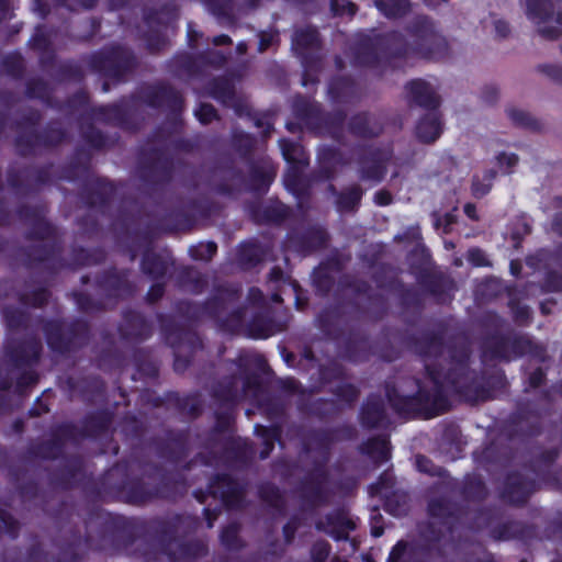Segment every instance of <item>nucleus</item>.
I'll list each match as a JSON object with an SVG mask.
<instances>
[{
    "mask_svg": "<svg viewBox=\"0 0 562 562\" xmlns=\"http://www.w3.org/2000/svg\"><path fill=\"white\" fill-rule=\"evenodd\" d=\"M291 48L300 60L323 59L322 38L315 26L296 30L292 36Z\"/></svg>",
    "mask_w": 562,
    "mask_h": 562,
    "instance_id": "36",
    "label": "nucleus"
},
{
    "mask_svg": "<svg viewBox=\"0 0 562 562\" xmlns=\"http://www.w3.org/2000/svg\"><path fill=\"white\" fill-rule=\"evenodd\" d=\"M537 490V483L518 471L509 472L504 481L501 497L516 506H524Z\"/></svg>",
    "mask_w": 562,
    "mask_h": 562,
    "instance_id": "33",
    "label": "nucleus"
},
{
    "mask_svg": "<svg viewBox=\"0 0 562 562\" xmlns=\"http://www.w3.org/2000/svg\"><path fill=\"white\" fill-rule=\"evenodd\" d=\"M329 234L319 225H307L290 229L283 240V249L302 257L310 256L327 247Z\"/></svg>",
    "mask_w": 562,
    "mask_h": 562,
    "instance_id": "24",
    "label": "nucleus"
},
{
    "mask_svg": "<svg viewBox=\"0 0 562 562\" xmlns=\"http://www.w3.org/2000/svg\"><path fill=\"white\" fill-rule=\"evenodd\" d=\"M269 248L257 239L244 240L237 246L236 261L240 269L251 270L265 261Z\"/></svg>",
    "mask_w": 562,
    "mask_h": 562,
    "instance_id": "55",
    "label": "nucleus"
},
{
    "mask_svg": "<svg viewBox=\"0 0 562 562\" xmlns=\"http://www.w3.org/2000/svg\"><path fill=\"white\" fill-rule=\"evenodd\" d=\"M441 381L445 389L448 385L469 403L488 401V391L484 389L482 373L470 368V356L465 350L450 352L448 368H442Z\"/></svg>",
    "mask_w": 562,
    "mask_h": 562,
    "instance_id": "8",
    "label": "nucleus"
},
{
    "mask_svg": "<svg viewBox=\"0 0 562 562\" xmlns=\"http://www.w3.org/2000/svg\"><path fill=\"white\" fill-rule=\"evenodd\" d=\"M408 104L419 106L426 111L439 110L441 99L425 79H412L405 85Z\"/></svg>",
    "mask_w": 562,
    "mask_h": 562,
    "instance_id": "41",
    "label": "nucleus"
},
{
    "mask_svg": "<svg viewBox=\"0 0 562 562\" xmlns=\"http://www.w3.org/2000/svg\"><path fill=\"white\" fill-rule=\"evenodd\" d=\"M210 394L218 407L235 409L240 401L237 376H223L212 385Z\"/></svg>",
    "mask_w": 562,
    "mask_h": 562,
    "instance_id": "52",
    "label": "nucleus"
},
{
    "mask_svg": "<svg viewBox=\"0 0 562 562\" xmlns=\"http://www.w3.org/2000/svg\"><path fill=\"white\" fill-rule=\"evenodd\" d=\"M347 121V113L342 109L334 111H324L322 109V115L318 119V124L315 134L328 135L334 140L341 143L344 138V124Z\"/></svg>",
    "mask_w": 562,
    "mask_h": 562,
    "instance_id": "58",
    "label": "nucleus"
},
{
    "mask_svg": "<svg viewBox=\"0 0 562 562\" xmlns=\"http://www.w3.org/2000/svg\"><path fill=\"white\" fill-rule=\"evenodd\" d=\"M137 172L145 184L153 188L165 187L175 176L173 158L164 147H143L138 153Z\"/></svg>",
    "mask_w": 562,
    "mask_h": 562,
    "instance_id": "17",
    "label": "nucleus"
},
{
    "mask_svg": "<svg viewBox=\"0 0 562 562\" xmlns=\"http://www.w3.org/2000/svg\"><path fill=\"white\" fill-rule=\"evenodd\" d=\"M105 477L106 492L102 494L101 501L116 497L128 505L144 506L157 499L154 485L146 483L140 476L128 474L127 461L116 462L105 472Z\"/></svg>",
    "mask_w": 562,
    "mask_h": 562,
    "instance_id": "11",
    "label": "nucleus"
},
{
    "mask_svg": "<svg viewBox=\"0 0 562 562\" xmlns=\"http://www.w3.org/2000/svg\"><path fill=\"white\" fill-rule=\"evenodd\" d=\"M473 458L480 467L491 471L494 468L506 465L512 459V452L506 445L498 440H492L480 450L474 451Z\"/></svg>",
    "mask_w": 562,
    "mask_h": 562,
    "instance_id": "48",
    "label": "nucleus"
},
{
    "mask_svg": "<svg viewBox=\"0 0 562 562\" xmlns=\"http://www.w3.org/2000/svg\"><path fill=\"white\" fill-rule=\"evenodd\" d=\"M241 296L240 283L224 281L214 284L211 294L203 302L177 301L175 312L191 325L210 319L220 331L234 335L241 330L247 313L246 305L235 306Z\"/></svg>",
    "mask_w": 562,
    "mask_h": 562,
    "instance_id": "3",
    "label": "nucleus"
},
{
    "mask_svg": "<svg viewBox=\"0 0 562 562\" xmlns=\"http://www.w3.org/2000/svg\"><path fill=\"white\" fill-rule=\"evenodd\" d=\"M175 260L170 251H156L155 249H143L140 258V271L153 281L166 278Z\"/></svg>",
    "mask_w": 562,
    "mask_h": 562,
    "instance_id": "40",
    "label": "nucleus"
},
{
    "mask_svg": "<svg viewBox=\"0 0 562 562\" xmlns=\"http://www.w3.org/2000/svg\"><path fill=\"white\" fill-rule=\"evenodd\" d=\"M392 156L393 150L390 147L374 145L359 146L357 158L359 178L363 181H370L373 184L381 183L387 173V165Z\"/></svg>",
    "mask_w": 562,
    "mask_h": 562,
    "instance_id": "23",
    "label": "nucleus"
},
{
    "mask_svg": "<svg viewBox=\"0 0 562 562\" xmlns=\"http://www.w3.org/2000/svg\"><path fill=\"white\" fill-rule=\"evenodd\" d=\"M327 93L334 104H353L361 99L359 85L347 75L334 76L328 82Z\"/></svg>",
    "mask_w": 562,
    "mask_h": 562,
    "instance_id": "43",
    "label": "nucleus"
},
{
    "mask_svg": "<svg viewBox=\"0 0 562 562\" xmlns=\"http://www.w3.org/2000/svg\"><path fill=\"white\" fill-rule=\"evenodd\" d=\"M356 527V522L344 509L330 512L325 515L324 520L315 522L316 530L327 532L336 541L348 540L349 531L355 530Z\"/></svg>",
    "mask_w": 562,
    "mask_h": 562,
    "instance_id": "46",
    "label": "nucleus"
},
{
    "mask_svg": "<svg viewBox=\"0 0 562 562\" xmlns=\"http://www.w3.org/2000/svg\"><path fill=\"white\" fill-rule=\"evenodd\" d=\"M366 191L358 183H352L338 193L335 199V207L341 214H355L361 206V201Z\"/></svg>",
    "mask_w": 562,
    "mask_h": 562,
    "instance_id": "64",
    "label": "nucleus"
},
{
    "mask_svg": "<svg viewBox=\"0 0 562 562\" xmlns=\"http://www.w3.org/2000/svg\"><path fill=\"white\" fill-rule=\"evenodd\" d=\"M134 94L137 101L155 110H166L173 119L180 116L184 110L181 92L164 80L146 83Z\"/></svg>",
    "mask_w": 562,
    "mask_h": 562,
    "instance_id": "21",
    "label": "nucleus"
},
{
    "mask_svg": "<svg viewBox=\"0 0 562 562\" xmlns=\"http://www.w3.org/2000/svg\"><path fill=\"white\" fill-rule=\"evenodd\" d=\"M411 42L400 31L358 33L350 45L353 67L378 69L408 58L437 60L448 53L446 38L427 15L415 16L405 27Z\"/></svg>",
    "mask_w": 562,
    "mask_h": 562,
    "instance_id": "1",
    "label": "nucleus"
},
{
    "mask_svg": "<svg viewBox=\"0 0 562 562\" xmlns=\"http://www.w3.org/2000/svg\"><path fill=\"white\" fill-rule=\"evenodd\" d=\"M191 518L183 514L154 517L146 522V531L157 541L164 554L178 539L180 529L189 525Z\"/></svg>",
    "mask_w": 562,
    "mask_h": 562,
    "instance_id": "28",
    "label": "nucleus"
},
{
    "mask_svg": "<svg viewBox=\"0 0 562 562\" xmlns=\"http://www.w3.org/2000/svg\"><path fill=\"white\" fill-rule=\"evenodd\" d=\"M358 419L363 429L386 428L390 418L383 398L375 393L369 394L360 406Z\"/></svg>",
    "mask_w": 562,
    "mask_h": 562,
    "instance_id": "35",
    "label": "nucleus"
},
{
    "mask_svg": "<svg viewBox=\"0 0 562 562\" xmlns=\"http://www.w3.org/2000/svg\"><path fill=\"white\" fill-rule=\"evenodd\" d=\"M207 492L213 498H218L225 508L234 509L241 507L246 487L228 473H216L207 483Z\"/></svg>",
    "mask_w": 562,
    "mask_h": 562,
    "instance_id": "27",
    "label": "nucleus"
},
{
    "mask_svg": "<svg viewBox=\"0 0 562 562\" xmlns=\"http://www.w3.org/2000/svg\"><path fill=\"white\" fill-rule=\"evenodd\" d=\"M425 373L432 389L428 390L419 379H414L416 392L411 395L401 394L392 382L385 383L386 401L398 416L406 419H431L451 409V402L441 381L442 366L426 363Z\"/></svg>",
    "mask_w": 562,
    "mask_h": 562,
    "instance_id": "5",
    "label": "nucleus"
},
{
    "mask_svg": "<svg viewBox=\"0 0 562 562\" xmlns=\"http://www.w3.org/2000/svg\"><path fill=\"white\" fill-rule=\"evenodd\" d=\"M166 224L159 218L156 222L147 223L142 229H136L131 233L136 240L128 246L130 260L134 261L138 255V250L154 248L155 240L162 234H170L166 228Z\"/></svg>",
    "mask_w": 562,
    "mask_h": 562,
    "instance_id": "49",
    "label": "nucleus"
},
{
    "mask_svg": "<svg viewBox=\"0 0 562 562\" xmlns=\"http://www.w3.org/2000/svg\"><path fill=\"white\" fill-rule=\"evenodd\" d=\"M322 109L323 108L318 102L302 94H296L292 101L293 115L313 133L316 130L318 119L322 115Z\"/></svg>",
    "mask_w": 562,
    "mask_h": 562,
    "instance_id": "56",
    "label": "nucleus"
},
{
    "mask_svg": "<svg viewBox=\"0 0 562 562\" xmlns=\"http://www.w3.org/2000/svg\"><path fill=\"white\" fill-rule=\"evenodd\" d=\"M429 520L419 527V541L411 547V554L443 558L445 540L467 526L469 505L448 495L431 497L427 502Z\"/></svg>",
    "mask_w": 562,
    "mask_h": 562,
    "instance_id": "4",
    "label": "nucleus"
},
{
    "mask_svg": "<svg viewBox=\"0 0 562 562\" xmlns=\"http://www.w3.org/2000/svg\"><path fill=\"white\" fill-rule=\"evenodd\" d=\"M385 268L380 271L372 273V280L380 290H385L395 294L398 305L407 310H422L424 307V299L420 292L414 285H407L397 276H392L387 281L382 280V272Z\"/></svg>",
    "mask_w": 562,
    "mask_h": 562,
    "instance_id": "31",
    "label": "nucleus"
},
{
    "mask_svg": "<svg viewBox=\"0 0 562 562\" xmlns=\"http://www.w3.org/2000/svg\"><path fill=\"white\" fill-rule=\"evenodd\" d=\"M347 130L355 138L373 139L383 133L384 126L369 111H360L348 119Z\"/></svg>",
    "mask_w": 562,
    "mask_h": 562,
    "instance_id": "47",
    "label": "nucleus"
},
{
    "mask_svg": "<svg viewBox=\"0 0 562 562\" xmlns=\"http://www.w3.org/2000/svg\"><path fill=\"white\" fill-rule=\"evenodd\" d=\"M328 480L327 465L313 464V468L305 473L296 485L302 509L312 513L329 504L331 494L326 486Z\"/></svg>",
    "mask_w": 562,
    "mask_h": 562,
    "instance_id": "19",
    "label": "nucleus"
},
{
    "mask_svg": "<svg viewBox=\"0 0 562 562\" xmlns=\"http://www.w3.org/2000/svg\"><path fill=\"white\" fill-rule=\"evenodd\" d=\"M136 95L133 93L128 97H122L117 102L111 103V122L110 125L124 131H136L137 123L135 120Z\"/></svg>",
    "mask_w": 562,
    "mask_h": 562,
    "instance_id": "54",
    "label": "nucleus"
},
{
    "mask_svg": "<svg viewBox=\"0 0 562 562\" xmlns=\"http://www.w3.org/2000/svg\"><path fill=\"white\" fill-rule=\"evenodd\" d=\"M43 346L36 336L22 339H8L3 346V353L14 369L21 370L36 366L41 359Z\"/></svg>",
    "mask_w": 562,
    "mask_h": 562,
    "instance_id": "26",
    "label": "nucleus"
},
{
    "mask_svg": "<svg viewBox=\"0 0 562 562\" xmlns=\"http://www.w3.org/2000/svg\"><path fill=\"white\" fill-rule=\"evenodd\" d=\"M47 241L23 248L26 268L32 269L38 265H45V269L50 273L66 268V260L61 257V240Z\"/></svg>",
    "mask_w": 562,
    "mask_h": 562,
    "instance_id": "29",
    "label": "nucleus"
},
{
    "mask_svg": "<svg viewBox=\"0 0 562 562\" xmlns=\"http://www.w3.org/2000/svg\"><path fill=\"white\" fill-rule=\"evenodd\" d=\"M342 151L335 146H323L317 153V167L310 178L314 182L331 181L336 177L337 167L345 165Z\"/></svg>",
    "mask_w": 562,
    "mask_h": 562,
    "instance_id": "37",
    "label": "nucleus"
},
{
    "mask_svg": "<svg viewBox=\"0 0 562 562\" xmlns=\"http://www.w3.org/2000/svg\"><path fill=\"white\" fill-rule=\"evenodd\" d=\"M155 473H143L145 476L151 479L159 477V482L154 485L157 499L175 501L177 497L182 496L187 491L186 480L180 474L161 473L162 468L158 464H150Z\"/></svg>",
    "mask_w": 562,
    "mask_h": 562,
    "instance_id": "38",
    "label": "nucleus"
},
{
    "mask_svg": "<svg viewBox=\"0 0 562 562\" xmlns=\"http://www.w3.org/2000/svg\"><path fill=\"white\" fill-rule=\"evenodd\" d=\"M251 220L259 225H281L291 216V209L280 200L256 203L249 209Z\"/></svg>",
    "mask_w": 562,
    "mask_h": 562,
    "instance_id": "42",
    "label": "nucleus"
},
{
    "mask_svg": "<svg viewBox=\"0 0 562 562\" xmlns=\"http://www.w3.org/2000/svg\"><path fill=\"white\" fill-rule=\"evenodd\" d=\"M50 484L63 491L81 488V491L94 501H101L102 494L106 492L105 473L94 477L87 473L85 461L80 456L74 454L65 458V462L50 474Z\"/></svg>",
    "mask_w": 562,
    "mask_h": 562,
    "instance_id": "13",
    "label": "nucleus"
},
{
    "mask_svg": "<svg viewBox=\"0 0 562 562\" xmlns=\"http://www.w3.org/2000/svg\"><path fill=\"white\" fill-rule=\"evenodd\" d=\"M247 335L252 339H267L282 330L269 312H257L246 325Z\"/></svg>",
    "mask_w": 562,
    "mask_h": 562,
    "instance_id": "60",
    "label": "nucleus"
},
{
    "mask_svg": "<svg viewBox=\"0 0 562 562\" xmlns=\"http://www.w3.org/2000/svg\"><path fill=\"white\" fill-rule=\"evenodd\" d=\"M538 346L528 335L508 328L505 333L484 335L482 353L486 359L510 362L528 353H533Z\"/></svg>",
    "mask_w": 562,
    "mask_h": 562,
    "instance_id": "16",
    "label": "nucleus"
},
{
    "mask_svg": "<svg viewBox=\"0 0 562 562\" xmlns=\"http://www.w3.org/2000/svg\"><path fill=\"white\" fill-rule=\"evenodd\" d=\"M247 165L249 191L266 194L276 178L277 168L269 158L255 159Z\"/></svg>",
    "mask_w": 562,
    "mask_h": 562,
    "instance_id": "45",
    "label": "nucleus"
},
{
    "mask_svg": "<svg viewBox=\"0 0 562 562\" xmlns=\"http://www.w3.org/2000/svg\"><path fill=\"white\" fill-rule=\"evenodd\" d=\"M92 154L77 146L69 161L61 168L60 178L74 182L82 180L78 196L90 210L104 212L117 194V184L106 177L90 176Z\"/></svg>",
    "mask_w": 562,
    "mask_h": 562,
    "instance_id": "6",
    "label": "nucleus"
},
{
    "mask_svg": "<svg viewBox=\"0 0 562 562\" xmlns=\"http://www.w3.org/2000/svg\"><path fill=\"white\" fill-rule=\"evenodd\" d=\"M89 70L114 85L123 83L135 72L138 59L135 53L121 44H111L81 56Z\"/></svg>",
    "mask_w": 562,
    "mask_h": 562,
    "instance_id": "9",
    "label": "nucleus"
},
{
    "mask_svg": "<svg viewBox=\"0 0 562 562\" xmlns=\"http://www.w3.org/2000/svg\"><path fill=\"white\" fill-rule=\"evenodd\" d=\"M113 420L114 414L106 408L87 413L80 422V427H78L79 439H98L106 435Z\"/></svg>",
    "mask_w": 562,
    "mask_h": 562,
    "instance_id": "39",
    "label": "nucleus"
},
{
    "mask_svg": "<svg viewBox=\"0 0 562 562\" xmlns=\"http://www.w3.org/2000/svg\"><path fill=\"white\" fill-rule=\"evenodd\" d=\"M130 277V269L112 266L95 274L93 285L106 303H116L135 294L136 285Z\"/></svg>",
    "mask_w": 562,
    "mask_h": 562,
    "instance_id": "22",
    "label": "nucleus"
},
{
    "mask_svg": "<svg viewBox=\"0 0 562 562\" xmlns=\"http://www.w3.org/2000/svg\"><path fill=\"white\" fill-rule=\"evenodd\" d=\"M207 552L209 548L202 540L178 538L164 554L167 555L169 562H195L205 557Z\"/></svg>",
    "mask_w": 562,
    "mask_h": 562,
    "instance_id": "50",
    "label": "nucleus"
},
{
    "mask_svg": "<svg viewBox=\"0 0 562 562\" xmlns=\"http://www.w3.org/2000/svg\"><path fill=\"white\" fill-rule=\"evenodd\" d=\"M409 272L414 276L420 288L437 302L451 297L456 290L454 280L445 271L436 267L430 252L423 248L418 254L412 251Z\"/></svg>",
    "mask_w": 562,
    "mask_h": 562,
    "instance_id": "14",
    "label": "nucleus"
},
{
    "mask_svg": "<svg viewBox=\"0 0 562 562\" xmlns=\"http://www.w3.org/2000/svg\"><path fill=\"white\" fill-rule=\"evenodd\" d=\"M504 431L509 439H528L541 435V413L535 402L529 398L518 400L504 425Z\"/></svg>",
    "mask_w": 562,
    "mask_h": 562,
    "instance_id": "20",
    "label": "nucleus"
},
{
    "mask_svg": "<svg viewBox=\"0 0 562 562\" xmlns=\"http://www.w3.org/2000/svg\"><path fill=\"white\" fill-rule=\"evenodd\" d=\"M156 319L166 344L173 349L175 372L184 373L192 364L195 352L203 349L200 335L172 315L157 313Z\"/></svg>",
    "mask_w": 562,
    "mask_h": 562,
    "instance_id": "10",
    "label": "nucleus"
},
{
    "mask_svg": "<svg viewBox=\"0 0 562 562\" xmlns=\"http://www.w3.org/2000/svg\"><path fill=\"white\" fill-rule=\"evenodd\" d=\"M147 402L154 407H173L178 413L186 414L191 418H198L202 414L199 393L181 396L176 391H168L164 395H149Z\"/></svg>",
    "mask_w": 562,
    "mask_h": 562,
    "instance_id": "32",
    "label": "nucleus"
},
{
    "mask_svg": "<svg viewBox=\"0 0 562 562\" xmlns=\"http://www.w3.org/2000/svg\"><path fill=\"white\" fill-rule=\"evenodd\" d=\"M168 72L176 78H198L202 76L198 55L178 52L167 61Z\"/></svg>",
    "mask_w": 562,
    "mask_h": 562,
    "instance_id": "57",
    "label": "nucleus"
},
{
    "mask_svg": "<svg viewBox=\"0 0 562 562\" xmlns=\"http://www.w3.org/2000/svg\"><path fill=\"white\" fill-rule=\"evenodd\" d=\"M179 16V5L175 1L166 2L159 9L145 8L143 10V20L148 27L143 38L150 53L157 54L167 47L168 38L165 31L172 27Z\"/></svg>",
    "mask_w": 562,
    "mask_h": 562,
    "instance_id": "18",
    "label": "nucleus"
},
{
    "mask_svg": "<svg viewBox=\"0 0 562 562\" xmlns=\"http://www.w3.org/2000/svg\"><path fill=\"white\" fill-rule=\"evenodd\" d=\"M80 528H70L57 541L58 553L54 562H79L87 551H108L131 546L137 537V522L134 518L93 510Z\"/></svg>",
    "mask_w": 562,
    "mask_h": 562,
    "instance_id": "2",
    "label": "nucleus"
},
{
    "mask_svg": "<svg viewBox=\"0 0 562 562\" xmlns=\"http://www.w3.org/2000/svg\"><path fill=\"white\" fill-rule=\"evenodd\" d=\"M360 452L368 456L375 464L381 465L392 457L391 442L386 436H373L361 443Z\"/></svg>",
    "mask_w": 562,
    "mask_h": 562,
    "instance_id": "63",
    "label": "nucleus"
},
{
    "mask_svg": "<svg viewBox=\"0 0 562 562\" xmlns=\"http://www.w3.org/2000/svg\"><path fill=\"white\" fill-rule=\"evenodd\" d=\"M120 337L132 342H143L151 337L153 324L138 311L125 310L117 327Z\"/></svg>",
    "mask_w": 562,
    "mask_h": 562,
    "instance_id": "34",
    "label": "nucleus"
},
{
    "mask_svg": "<svg viewBox=\"0 0 562 562\" xmlns=\"http://www.w3.org/2000/svg\"><path fill=\"white\" fill-rule=\"evenodd\" d=\"M177 283L180 288L194 295L204 293L207 289V277L193 266H183L177 272Z\"/></svg>",
    "mask_w": 562,
    "mask_h": 562,
    "instance_id": "62",
    "label": "nucleus"
},
{
    "mask_svg": "<svg viewBox=\"0 0 562 562\" xmlns=\"http://www.w3.org/2000/svg\"><path fill=\"white\" fill-rule=\"evenodd\" d=\"M402 344L424 360L439 359L446 348V329L439 326L418 333H406L402 337Z\"/></svg>",
    "mask_w": 562,
    "mask_h": 562,
    "instance_id": "25",
    "label": "nucleus"
},
{
    "mask_svg": "<svg viewBox=\"0 0 562 562\" xmlns=\"http://www.w3.org/2000/svg\"><path fill=\"white\" fill-rule=\"evenodd\" d=\"M43 334L53 353L69 357L89 344L91 329L89 323L80 317L55 318L44 323Z\"/></svg>",
    "mask_w": 562,
    "mask_h": 562,
    "instance_id": "12",
    "label": "nucleus"
},
{
    "mask_svg": "<svg viewBox=\"0 0 562 562\" xmlns=\"http://www.w3.org/2000/svg\"><path fill=\"white\" fill-rule=\"evenodd\" d=\"M357 437V429L351 424H339L333 427H318L304 430L300 435L302 452L317 454L313 464L327 465L333 447L342 441H351Z\"/></svg>",
    "mask_w": 562,
    "mask_h": 562,
    "instance_id": "15",
    "label": "nucleus"
},
{
    "mask_svg": "<svg viewBox=\"0 0 562 562\" xmlns=\"http://www.w3.org/2000/svg\"><path fill=\"white\" fill-rule=\"evenodd\" d=\"M157 456L170 463L183 461L189 453V431L183 429H167L164 437L153 439Z\"/></svg>",
    "mask_w": 562,
    "mask_h": 562,
    "instance_id": "30",
    "label": "nucleus"
},
{
    "mask_svg": "<svg viewBox=\"0 0 562 562\" xmlns=\"http://www.w3.org/2000/svg\"><path fill=\"white\" fill-rule=\"evenodd\" d=\"M65 383L70 393L78 394L87 404H93L105 393V382L100 375L68 376Z\"/></svg>",
    "mask_w": 562,
    "mask_h": 562,
    "instance_id": "44",
    "label": "nucleus"
},
{
    "mask_svg": "<svg viewBox=\"0 0 562 562\" xmlns=\"http://www.w3.org/2000/svg\"><path fill=\"white\" fill-rule=\"evenodd\" d=\"M491 537L496 541L520 540L529 541L536 538L537 527L517 520H508L491 529Z\"/></svg>",
    "mask_w": 562,
    "mask_h": 562,
    "instance_id": "51",
    "label": "nucleus"
},
{
    "mask_svg": "<svg viewBox=\"0 0 562 562\" xmlns=\"http://www.w3.org/2000/svg\"><path fill=\"white\" fill-rule=\"evenodd\" d=\"M209 94L224 106L234 108L238 115L245 113L246 106L237 100L235 86L231 79L223 76L213 78L209 82Z\"/></svg>",
    "mask_w": 562,
    "mask_h": 562,
    "instance_id": "53",
    "label": "nucleus"
},
{
    "mask_svg": "<svg viewBox=\"0 0 562 562\" xmlns=\"http://www.w3.org/2000/svg\"><path fill=\"white\" fill-rule=\"evenodd\" d=\"M41 121V111L29 109L13 123L12 128L16 131L13 145L18 156L23 158L35 157L43 151L59 147L67 140L68 133L60 121L52 120L38 130Z\"/></svg>",
    "mask_w": 562,
    "mask_h": 562,
    "instance_id": "7",
    "label": "nucleus"
},
{
    "mask_svg": "<svg viewBox=\"0 0 562 562\" xmlns=\"http://www.w3.org/2000/svg\"><path fill=\"white\" fill-rule=\"evenodd\" d=\"M442 133V121L439 110L426 111L415 126V136L423 144L435 143Z\"/></svg>",
    "mask_w": 562,
    "mask_h": 562,
    "instance_id": "59",
    "label": "nucleus"
},
{
    "mask_svg": "<svg viewBox=\"0 0 562 562\" xmlns=\"http://www.w3.org/2000/svg\"><path fill=\"white\" fill-rule=\"evenodd\" d=\"M223 179L215 183L214 191L220 195L232 196L240 190V184L244 181L243 171L234 165V162H226L221 167Z\"/></svg>",
    "mask_w": 562,
    "mask_h": 562,
    "instance_id": "61",
    "label": "nucleus"
}]
</instances>
